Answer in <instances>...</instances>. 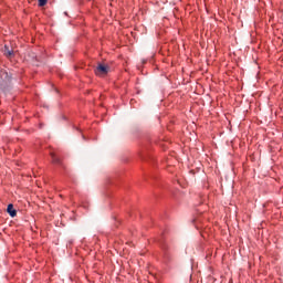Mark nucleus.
<instances>
[{
  "instance_id": "obj_4",
  "label": "nucleus",
  "mask_w": 283,
  "mask_h": 283,
  "mask_svg": "<svg viewBox=\"0 0 283 283\" xmlns=\"http://www.w3.org/2000/svg\"><path fill=\"white\" fill-rule=\"evenodd\" d=\"M3 52H4V56H7L8 59H10V56H14V51L10 50L9 45H4Z\"/></svg>"
},
{
  "instance_id": "obj_2",
  "label": "nucleus",
  "mask_w": 283,
  "mask_h": 283,
  "mask_svg": "<svg viewBox=\"0 0 283 283\" xmlns=\"http://www.w3.org/2000/svg\"><path fill=\"white\" fill-rule=\"evenodd\" d=\"M12 81V76L8 73V71L2 70L0 72V85L4 87V85H8Z\"/></svg>"
},
{
  "instance_id": "obj_7",
  "label": "nucleus",
  "mask_w": 283,
  "mask_h": 283,
  "mask_svg": "<svg viewBox=\"0 0 283 283\" xmlns=\"http://www.w3.org/2000/svg\"><path fill=\"white\" fill-rule=\"evenodd\" d=\"M31 54H32V57L35 59V61H36V56L34 55V53H31Z\"/></svg>"
},
{
  "instance_id": "obj_5",
  "label": "nucleus",
  "mask_w": 283,
  "mask_h": 283,
  "mask_svg": "<svg viewBox=\"0 0 283 283\" xmlns=\"http://www.w3.org/2000/svg\"><path fill=\"white\" fill-rule=\"evenodd\" d=\"M51 157L55 165H61V158H59L54 153H51Z\"/></svg>"
},
{
  "instance_id": "obj_6",
  "label": "nucleus",
  "mask_w": 283,
  "mask_h": 283,
  "mask_svg": "<svg viewBox=\"0 0 283 283\" xmlns=\"http://www.w3.org/2000/svg\"><path fill=\"white\" fill-rule=\"evenodd\" d=\"M48 3V0H39L40 8H43Z\"/></svg>"
},
{
  "instance_id": "obj_3",
  "label": "nucleus",
  "mask_w": 283,
  "mask_h": 283,
  "mask_svg": "<svg viewBox=\"0 0 283 283\" xmlns=\"http://www.w3.org/2000/svg\"><path fill=\"white\" fill-rule=\"evenodd\" d=\"M7 213H9L11 218H17V210L14 209V205H8Z\"/></svg>"
},
{
  "instance_id": "obj_1",
  "label": "nucleus",
  "mask_w": 283,
  "mask_h": 283,
  "mask_svg": "<svg viewBox=\"0 0 283 283\" xmlns=\"http://www.w3.org/2000/svg\"><path fill=\"white\" fill-rule=\"evenodd\" d=\"M111 67L107 64L98 63L94 70L96 76H107L109 74Z\"/></svg>"
}]
</instances>
